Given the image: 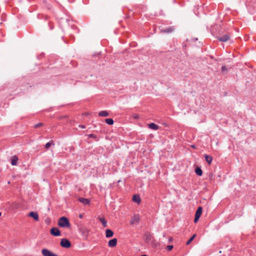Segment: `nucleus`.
Listing matches in <instances>:
<instances>
[{"instance_id":"nucleus-3","label":"nucleus","mask_w":256,"mask_h":256,"mask_svg":"<svg viewBox=\"0 0 256 256\" xmlns=\"http://www.w3.org/2000/svg\"><path fill=\"white\" fill-rule=\"evenodd\" d=\"M202 208L200 206H198L196 210V213H195L194 218V223L198 222V220L200 219V218L202 215Z\"/></svg>"},{"instance_id":"nucleus-2","label":"nucleus","mask_w":256,"mask_h":256,"mask_svg":"<svg viewBox=\"0 0 256 256\" xmlns=\"http://www.w3.org/2000/svg\"><path fill=\"white\" fill-rule=\"evenodd\" d=\"M60 245L62 248H68L71 246L72 244L68 239L63 238L60 240Z\"/></svg>"},{"instance_id":"nucleus-22","label":"nucleus","mask_w":256,"mask_h":256,"mask_svg":"<svg viewBox=\"0 0 256 256\" xmlns=\"http://www.w3.org/2000/svg\"><path fill=\"white\" fill-rule=\"evenodd\" d=\"M105 122L108 125H112L114 124V120L111 118H106Z\"/></svg>"},{"instance_id":"nucleus-14","label":"nucleus","mask_w":256,"mask_h":256,"mask_svg":"<svg viewBox=\"0 0 256 256\" xmlns=\"http://www.w3.org/2000/svg\"><path fill=\"white\" fill-rule=\"evenodd\" d=\"M78 200L82 203L84 205L89 204L90 202V200L88 198H78Z\"/></svg>"},{"instance_id":"nucleus-7","label":"nucleus","mask_w":256,"mask_h":256,"mask_svg":"<svg viewBox=\"0 0 256 256\" xmlns=\"http://www.w3.org/2000/svg\"><path fill=\"white\" fill-rule=\"evenodd\" d=\"M154 238L152 234L148 232H146L144 233V240L146 242H150L152 239Z\"/></svg>"},{"instance_id":"nucleus-24","label":"nucleus","mask_w":256,"mask_h":256,"mask_svg":"<svg viewBox=\"0 0 256 256\" xmlns=\"http://www.w3.org/2000/svg\"><path fill=\"white\" fill-rule=\"evenodd\" d=\"M87 136L89 138H92L95 139L96 141L98 140V139L97 138V136L95 134H88Z\"/></svg>"},{"instance_id":"nucleus-38","label":"nucleus","mask_w":256,"mask_h":256,"mask_svg":"<svg viewBox=\"0 0 256 256\" xmlns=\"http://www.w3.org/2000/svg\"><path fill=\"white\" fill-rule=\"evenodd\" d=\"M197 40H198V38H195L194 39V41Z\"/></svg>"},{"instance_id":"nucleus-4","label":"nucleus","mask_w":256,"mask_h":256,"mask_svg":"<svg viewBox=\"0 0 256 256\" xmlns=\"http://www.w3.org/2000/svg\"><path fill=\"white\" fill-rule=\"evenodd\" d=\"M50 234L54 236H58L61 235V232L57 227H52L50 230Z\"/></svg>"},{"instance_id":"nucleus-31","label":"nucleus","mask_w":256,"mask_h":256,"mask_svg":"<svg viewBox=\"0 0 256 256\" xmlns=\"http://www.w3.org/2000/svg\"><path fill=\"white\" fill-rule=\"evenodd\" d=\"M186 44H184V43H183L182 44V48H183V49H186Z\"/></svg>"},{"instance_id":"nucleus-19","label":"nucleus","mask_w":256,"mask_h":256,"mask_svg":"<svg viewBox=\"0 0 256 256\" xmlns=\"http://www.w3.org/2000/svg\"><path fill=\"white\" fill-rule=\"evenodd\" d=\"M195 172L198 176H201L202 174V170L200 167H197L196 168Z\"/></svg>"},{"instance_id":"nucleus-5","label":"nucleus","mask_w":256,"mask_h":256,"mask_svg":"<svg viewBox=\"0 0 256 256\" xmlns=\"http://www.w3.org/2000/svg\"><path fill=\"white\" fill-rule=\"evenodd\" d=\"M42 254L44 256H58L56 254L52 252L46 248H43L42 250Z\"/></svg>"},{"instance_id":"nucleus-35","label":"nucleus","mask_w":256,"mask_h":256,"mask_svg":"<svg viewBox=\"0 0 256 256\" xmlns=\"http://www.w3.org/2000/svg\"><path fill=\"white\" fill-rule=\"evenodd\" d=\"M172 240V238H169V240H168L169 242H170Z\"/></svg>"},{"instance_id":"nucleus-15","label":"nucleus","mask_w":256,"mask_h":256,"mask_svg":"<svg viewBox=\"0 0 256 256\" xmlns=\"http://www.w3.org/2000/svg\"><path fill=\"white\" fill-rule=\"evenodd\" d=\"M114 232L110 229H107L106 230V236L108 238H111L114 236Z\"/></svg>"},{"instance_id":"nucleus-28","label":"nucleus","mask_w":256,"mask_h":256,"mask_svg":"<svg viewBox=\"0 0 256 256\" xmlns=\"http://www.w3.org/2000/svg\"><path fill=\"white\" fill-rule=\"evenodd\" d=\"M48 26L50 28V30H52L54 28V25L52 23H51L50 22H49L48 24Z\"/></svg>"},{"instance_id":"nucleus-9","label":"nucleus","mask_w":256,"mask_h":256,"mask_svg":"<svg viewBox=\"0 0 256 256\" xmlns=\"http://www.w3.org/2000/svg\"><path fill=\"white\" fill-rule=\"evenodd\" d=\"M140 218L139 216L135 214L132 217V218L130 221V224H134L135 222H140Z\"/></svg>"},{"instance_id":"nucleus-8","label":"nucleus","mask_w":256,"mask_h":256,"mask_svg":"<svg viewBox=\"0 0 256 256\" xmlns=\"http://www.w3.org/2000/svg\"><path fill=\"white\" fill-rule=\"evenodd\" d=\"M28 216L33 218L36 221H38L39 220L38 214L37 212H30L28 213Z\"/></svg>"},{"instance_id":"nucleus-29","label":"nucleus","mask_w":256,"mask_h":256,"mask_svg":"<svg viewBox=\"0 0 256 256\" xmlns=\"http://www.w3.org/2000/svg\"><path fill=\"white\" fill-rule=\"evenodd\" d=\"M159 243L158 242H156L155 244H154V245H153V244H152V246L154 248H156L157 246L159 245Z\"/></svg>"},{"instance_id":"nucleus-17","label":"nucleus","mask_w":256,"mask_h":256,"mask_svg":"<svg viewBox=\"0 0 256 256\" xmlns=\"http://www.w3.org/2000/svg\"><path fill=\"white\" fill-rule=\"evenodd\" d=\"M98 220L102 223L104 227L106 228L107 226V222L104 217H98Z\"/></svg>"},{"instance_id":"nucleus-27","label":"nucleus","mask_w":256,"mask_h":256,"mask_svg":"<svg viewBox=\"0 0 256 256\" xmlns=\"http://www.w3.org/2000/svg\"><path fill=\"white\" fill-rule=\"evenodd\" d=\"M174 246L172 245H168L167 246H166V250H167L168 251H170L171 250H172V249L173 248Z\"/></svg>"},{"instance_id":"nucleus-20","label":"nucleus","mask_w":256,"mask_h":256,"mask_svg":"<svg viewBox=\"0 0 256 256\" xmlns=\"http://www.w3.org/2000/svg\"><path fill=\"white\" fill-rule=\"evenodd\" d=\"M54 142H53V140H51L45 144L44 147L46 149H48L52 146H54Z\"/></svg>"},{"instance_id":"nucleus-34","label":"nucleus","mask_w":256,"mask_h":256,"mask_svg":"<svg viewBox=\"0 0 256 256\" xmlns=\"http://www.w3.org/2000/svg\"><path fill=\"white\" fill-rule=\"evenodd\" d=\"M78 216H79V218H83V214H80Z\"/></svg>"},{"instance_id":"nucleus-33","label":"nucleus","mask_w":256,"mask_h":256,"mask_svg":"<svg viewBox=\"0 0 256 256\" xmlns=\"http://www.w3.org/2000/svg\"><path fill=\"white\" fill-rule=\"evenodd\" d=\"M79 127L82 128H86V126L84 125H80Z\"/></svg>"},{"instance_id":"nucleus-18","label":"nucleus","mask_w":256,"mask_h":256,"mask_svg":"<svg viewBox=\"0 0 256 256\" xmlns=\"http://www.w3.org/2000/svg\"><path fill=\"white\" fill-rule=\"evenodd\" d=\"M204 158H205V160H206V162H208V164H210L212 163V156H210L208 155V154H205Z\"/></svg>"},{"instance_id":"nucleus-12","label":"nucleus","mask_w":256,"mask_h":256,"mask_svg":"<svg viewBox=\"0 0 256 256\" xmlns=\"http://www.w3.org/2000/svg\"><path fill=\"white\" fill-rule=\"evenodd\" d=\"M132 201L136 203L139 204L141 202V198L138 194H134L132 196Z\"/></svg>"},{"instance_id":"nucleus-1","label":"nucleus","mask_w":256,"mask_h":256,"mask_svg":"<svg viewBox=\"0 0 256 256\" xmlns=\"http://www.w3.org/2000/svg\"><path fill=\"white\" fill-rule=\"evenodd\" d=\"M58 225L60 228H70V224L68 219L64 216L59 218Z\"/></svg>"},{"instance_id":"nucleus-13","label":"nucleus","mask_w":256,"mask_h":256,"mask_svg":"<svg viewBox=\"0 0 256 256\" xmlns=\"http://www.w3.org/2000/svg\"><path fill=\"white\" fill-rule=\"evenodd\" d=\"M174 30V28L172 26H170L162 30L161 32L163 33L170 34Z\"/></svg>"},{"instance_id":"nucleus-16","label":"nucleus","mask_w":256,"mask_h":256,"mask_svg":"<svg viewBox=\"0 0 256 256\" xmlns=\"http://www.w3.org/2000/svg\"><path fill=\"white\" fill-rule=\"evenodd\" d=\"M18 158V157L16 156H12L11 158V164L12 166H16L17 164V162Z\"/></svg>"},{"instance_id":"nucleus-23","label":"nucleus","mask_w":256,"mask_h":256,"mask_svg":"<svg viewBox=\"0 0 256 256\" xmlns=\"http://www.w3.org/2000/svg\"><path fill=\"white\" fill-rule=\"evenodd\" d=\"M196 234H193L190 238L189 240L186 242V245H189L192 242V240H194V238H196Z\"/></svg>"},{"instance_id":"nucleus-37","label":"nucleus","mask_w":256,"mask_h":256,"mask_svg":"<svg viewBox=\"0 0 256 256\" xmlns=\"http://www.w3.org/2000/svg\"><path fill=\"white\" fill-rule=\"evenodd\" d=\"M70 22V20H68V19H66V22Z\"/></svg>"},{"instance_id":"nucleus-30","label":"nucleus","mask_w":256,"mask_h":256,"mask_svg":"<svg viewBox=\"0 0 256 256\" xmlns=\"http://www.w3.org/2000/svg\"><path fill=\"white\" fill-rule=\"evenodd\" d=\"M134 118L135 119H137L138 118V114H134Z\"/></svg>"},{"instance_id":"nucleus-39","label":"nucleus","mask_w":256,"mask_h":256,"mask_svg":"<svg viewBox=\"0 0 256 256\" xmlns=\"http://www.w3.org/2000/svg\"><path fill=\"white\" fill-rule=\"evenodd\" d=\"M1 215H2V213H1V212H0V216H1Z\"/></svg>"},{"instance_id":"nucleus-11","label":"nucleus","mask_w":256,"mask_h":256,"mask_svg":"<svg viewBox=\"0 0 256 256\" xmlns=\"http://www.w3.org/2000/svg\"><path fill=\"white\" fill-rule=\"evenodd\" d=\"M148 127L152 130H158L159 128V126L154 123L152 122L148 124Z\"/></svg>"},{"instance_id":"nucleus-21","label":"nucleus","mask_w":256,"mask_h":256,"mask_svg":"<svg viewBox=\"0 0 256 256\" xmlns=\"http://www.w3.org/2000/svg\"><path fill=\"white\" fill-rule=\"evenodd\" d=\"M108 114H109V113L107 111H106V110L101 111L98 113V116H104V117L107 116H108Z\"/></svg>"},{"instance_id":"nucleus-26","label":"nucleus","mask_w":256,"mask_h":256,"mask_svg":"<svg viewBox=\"0 0 256 256\" xmlns=\"http://www.w3.org/2000/svg\"><path fill=\"white\" fill-rule=\"evenodd\" d=\"M44 125V124L42 122L38 123L34 125V128H38Z\"/></svg>"},{"instance_id":"nucleus-32","label":"nucleus","mask_w":256,"mask_h":256,"mask_svg":"<svg viewBox=\"0 0 256 256\" xmlns=\"http://www.w3.org/2000/svg\"><path fill=\"white\" fill-rule=\"evenodd\" d=\"M156 243V240H151V244L152 245V244H153V245H154V244H155Z\"/></svg>"},{"instance_id":"nucleus-25","label":"nucleus","mask_w":256,"mask_h":256,"mask_svg":"<svg viewBox=\"0 0 256 256\" xmlns=\"http://www.w3.org/2000/svg\"><path fill=\"white\" fill-rule=\"evenodd\" d=\"M221 70L222 72H225L228 71V68L226 66H223L222 67Z\"/></svg>"},{"instance_id":"nucleus-10","label":"nucleus","mask_w":256,"mask_h":256,"mask_svg":"<svg viewBox=\"0 0 256 256\" xmlns=\"http://www.w3.org/2000/svg\"><path fill=\"white\" fill-rule=\"evenodd\" d=\"M117 238H114L108 241V246L111 248L114 247L117 244Z\"/></svg>"},{"instance_id":"nucleus-6","label":"nucleus","mask_w":256,"mask_h":256,"mask_svg":"<svg viewBox=\"0 0 256 256\" xmlns=\"http://www.w3.org/2000/svg\"><path fill=\"white\" fill-rule=\"evenodd\" d=\"M217 38L220 42H226L230 40V36L228 34H225L222 36H218Z\"/></svg>"},{"instance_id":"nucleus-36","label":"nucleus","mask_w":256,"mask_h":256,"mask_svg":"<svg viewBox=\"0 0 256 256\" xmlns=\"http://www.w3.org/2000/svg\"><path fill=\"white\" fill-rule=\"evenodd\" d=\"M192 148H196V146H194V145H192Z\"/></svg>"}]
</instances>
